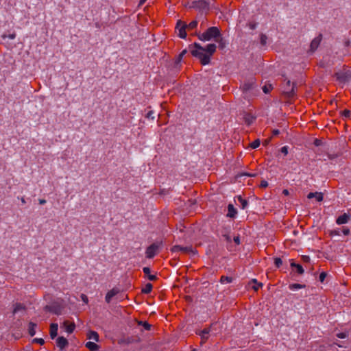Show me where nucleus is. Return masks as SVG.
<instances>
[{"mask_svg": "<svg viewBox=\"0 0 351 351\" xmlns=\"http://www.w3.org/2000/svg\"><path fill=\"white\" fill-rule=\"evenodd\" d=\"M191 54L199 59L202 64L207 65L210 62V58L215 52L217 46L215 44H208L206 47H202L200 44L195 43L193 48L189 46Z\"/></svg>", "mask_w": 351, "mask_h": 351, "instance_id": "obj_1", "label": "nucleus"}, {"mask_svg": "<svg viewBox=\"0 0 351 351\" xmlns=\"http://www.w3.org/2000/svg\"><path fill=\"white\" fill-rule=\"evenodd\" d=\"M220 36V30L217 27H209L205 32L199 34L198 38L202 41H209Z\"/></svg>", "mask_w": 351, "mask_h": 351, "instance_id": "obj_2", "label": "nucleus"}, {"mask_svg": "<svg viewBox=\"0 0 351 351\" xmlns=\"http://www.w3.org/2000/svg\"><path fill=\"white\" fill-rule=\"evenodd\" d=\"M210 2L205 0L194 1L192 2L191 7L199 10H208L209 9Z\"/></svg>", "mask_w": 351, "mask_h": 351, "instance_id": "obj_3", "label": "nucleus"}, {"mask_svg": "<svg viewBox=\"0 0 351 351\" xmlns=\"http://www.w3.org/2000/svg\"><path fill=\"white\" fill-rule=\"evenodd\" d=\"M335 76L337 80L340 83H346L348 82L351 79V73L349 71L347 72H337L335 73Z\"/></svg>", "mask_w": 351, "mask_h": 351, "instance_id": "obj_4", "label": "nucleus"}, {"mask_svg": "<svg viewBox=\"0 0 351 351\" xmlns=\"http://www.w3.org/2000/svg\"><path fill=\"white\" fill-rule=\"evenodd\" d=\"M186 25L184 23L181 21L177 22L176 29H178V36L181 38H185L186 37Z\"/></svg>", "mask_w": 351, "mask_h": 351, "instance_id": "obj_5", "label": "nucleus"}, {"mask_svg": "<svg viewBox=\"0 0 351 351\" xmlns=\"http://www.w3.org/2000/svg\"><path fill=\"white\" fill-rule=\"evenodd\" d=\"M210 333L212 335L215 334L213 332L212 328H204V330H201L198 334L201 337L202 341H206L208 339Z\"/></svg>", "mask_w": 351, "mask_h": 351, "instance_id": "obj_6", "label": "nucleus"}, {"mask_svg": "<svg viewBox=\"0 0 351 351\" xmlns=\"http://www.w3.org/2000/svg\"><path fill=\"white\" fill-rule=\"evenodd\" d=\"M56 345L60 349L63 350L68 346V340L64 337H59L56 339Z\"/></svg>", "mask_w": 351, "mask_h": 351, "instance_id": "obj_7", "label": "nucleus"}, {"mask_svg": "<svg viewBox=\"0 0 351 351\" xmlns=\"http://www.w3.org/2000/svg\"><path fill=\"white\" fill-rule=\"evenodd\" d=\"M350 215L348 214V213H344L343 215L339 216L337 220H336V223L338 224V225H342V224H345L346 223L348 222V221L350 220Z\"/></svg>", "mask_w": 351, "mask_h": 351, "instance_id": "obj_8", "label": "nucleus"}, {"mask_svg": "<svg viewBox=\"0 0 351 351\" xmlns=\"http://www.w3.org/2000/svg\"><path fill=\"white\" fill-rule=\"evenodd\" d=\"M63 326L65 328V331L69 334L72 333L75 328V324L67 320L63 322Z\"/></svg>", "mask_w": 351, "mask_h": 351, "instance_id": "obj_9", "label": "nucleus"}, {"mask_svg": "<svg viewBox=\"0 0 351 351\" xmlns=\"http://www.w3.org/2000/svg\"><path fill=\"white\" fill-rule=\"evenodd\" d=\"M58 325L56 323H53L50 325L49 334L51 339L56 337L58 335Z\"/></svg>", "mask_w": 351, "mask_h": 351, "instance_id": "obj_10", "label": "nucleus"}, {"mask_svg": "<svg viewBox=\"0 0 351 351\" xmlns=\"http://www.w3.org/2000/svg\"><path fill=\"white\" fill-rule=\"evenodd\" d=\"M119 293V290L117 289H112L110 290L106 295V302L110 303L112 298Z\"/></svg>", "mask_w": 351, "mask_h": 351, "instance_id": "obj_11", "label": "nucleus"}, {"mask_svg": "<svg viewBox=\"0 0 351 351\" xmlns=\"http://www.w3.org/2000/svg\"><path fill=\"white\" fill-rule=\"evenodd\" d=\"M308 199H312L313 197L316 198L317 202H322L323 200V194L322 193L315 192V193H309L307 195Z\"/></svg>", "mask_w": 351, "mask_h": 351, "instance_id": "obj_12", "label": "nucleus"}, {"mask_svg": "<svg viewBox=\"0 0 351 351\" xmlns=\"http://www.w3.org/2000/svg\"><path fill=\"white\" fill-rule=\"evenodd\" d=\"M320 42L321 38L319 37L315 38L311 43V50L313 51H315L319 45Z\"/></svg>", "mask_w": 351, "mask_h": 351, "instance_id": "obj_13", "label": "nucleus"}, {"mask_svg": "<svg viewBox=\"0 0 351 351\" xmlns=\"http://www.w3.org/2000/svg\"><path fill=\"white\" fill-rule=\"evenodd\" d=\"M237 201L239 202V206L241 209H245L247 207L248 202L246 199H243L241 195L237 196Z\"/></svg>", "mask_w": 351, "mask_h": 351, "instance_id": "obj_14", "label": "nucleus"}, {"mask_svg": "<svg viewBox=\"0 0 351 351\" xmlns=\"http://www.w3.org/2000/svg\"><path fill=\"white\" fill-rule=\"evenodd\" d=\"M191 250V247H182L180 245H176L172 248L173 252H188Z\"/></svg>", "mask_w": 351, "mask_h": 351, "instance_id": "obj_15", "label": "nucleus"}, {"mask_svg": "<svg viewBox=\"0 0 351 351\" xmlns=\"http://www.w3.org/2000/svg\"><path fill=\"white\" fill-rule=\"evenodd\" d=\"M86 347L90 351H97L99 347L94 342L88 341L86 343Z\"/></svg>", "mask_w": 351, "mask_h": 351, "instance_id": "obj_16", "label": "nucleus"}, {"mask_svg": "<svg viewBox=\"0 0 351 351\" xmlns=\"http://www.w3.org/2000/svg\"><path fill=\"white\" fill-rule=\"evenodd\" d=\"M87 338L89 339H93L95 341H99V335L95 331H89L87 333Z\"/></svg>", "mask_w": 351, "mask_h": 351, "instance_id": "obj_17", "label": "nucleus"}, {"mask_svg": "<svg viewBox=\"0 0 351 351\" xmlns=\"http://www.w3.org/2000/svg\"><path fill=\"white\" fill-rule=\"evenodd\" d=\"M228 213L227 214V216L232 217V218L234 217L237 214V210L234 208V206L232 204H229L228 206Z\"/></svg>", "mask_w": 351, "mask_h": 351, "instance_id": "obj_18", "label": "nucleus"}, {"mask_svg": "<svg viewBox=\"0 0 351 351\" xmlns=\"http://www.w3.org/2000/svg\"><path fill=\"white\" fill-rule=\"evenodd\" d=\"M36 328V324H34L32 322H30L29 324L28 330H29V334L30 335V336L33 337L34 335H35Z\"/></svg>", "mask_w": 351, "mask_h": 351, "instance_id": "obj_19", "label": "nucleus"}, {"mask_svg": "<svg viewBox=\"0 0 351 351\" xmlns=\"http://www.w3.org/2000/svg\"><path fill=\"white\" fill-rule=\"evenodd\" d=\"M291 266L292 267H295L296 269H297V272L299 274H304V269L303 267H302V265H299V264H296L295 263H291Z\"/></svg>", "mask_w": 351, "mask_h": 351, "instance_id": "obj_20", "label": "nucleus"}, {"mask_svg": "<svg viewBox=\"0 0 351 351\" xmlns=\"http://www.w3.org/2000/svg\"><path fill=\"white\" fill-rule=\"evenodd\" d=\"M304 287H305V285H301V284H298V283L291 284L289 287V289L292 290V291H295V290H297V289H302V288H304Z\"/></svg>", "mask_w": 351, "mask_h": 351, "instance_id": "obj_21", "label": "nucleus"}, {"mask_svg": "<svg viewBox=\"0 0 351 351\" xmlns=\"http://www.w3.org/2000/svg\"><path fill=\"white\" fill-rule=\"evenodd\" d=\"M152 290V285L151 283H147L145 287L142 289V292L144 293H149Z\"/></svg>", "mask_w": 351, "mask_h": 351, "instance_id": "obj_22", "label": "nucleus"}, {"mask_svg": "<svg viewBox=\"0 0 351 351\" xmlns=\"http://www.w3.org/2000/svg\"><path fill=\"white\" fill-rule=\"evenodd\" d=\"M232 278L231 277H228V276H221V279H220V282L222 283V284H228V283H230L232 282Z\"/></svg>", "mask_w": 351, "mask_h": 351, "instance_id": "obj_23", "label": "nucleus"}, {"mask_svg": "<svg viewBox=\"0 0 351 351\" xmlns=\"http://www.w3.org/2000/svg\"><path fill=\"white\" fill-rule=\"evenodd\" d=\"M147 256L149 258H152L154 256V245H151L147 250L146 252Z\"/></svg>", "mask_w": 351, "mask_h": 351, "instance_id": "obj_24", "label": "nucleus"}, {"mask_svg": "<svg viewBox=\"0 0 351 351\" xmlns=\"http://www.w3.org/2000/svg\"><path fill=\"white\" fill-rule=\"evenodd\" d=\"M187 53L186 49H184L177 57L176 62L177 64L180 63L183 58V56Z\"/></svg>", "mask_w": 351, "mask_h": 351, "instance_id": "obj_25", "label": "nucleus"}, {"mask_svg": "<svg viewBox=\"0 0 351 351\" xmlns=\"http://www.w3.org/2000/svg\"><path fill=\"white\" fill-rule=\"evenodd\" d=\"M143 271H144L145 274L148 276V278L150 280H154V275H151L150 274L151 271H150V269L149 267H144L143 268Z\"/></svg>", "mask_w": 351, "mask_h": 351, "instance_id": "obj_26", "label": "nucleus"}, {"mask_svg": "<svg viewBox=\"0 0 351 351\" xmlns=\"http://www.w3.org/2000/svg\"><path fill=\"white\" fill-rule=\"evenodd\" d=\"M197 23H198L197 21L194 20V21H191L188 25H186V27L188 29H194L197 27Z\"/></svg>", "mask_w": 351, "mask_h": 351, "instance_id": "obj_27", "label": "nucleus"}, {"mask_svg": "<svg viewBox=\"0 0 351 351\" xmlns=\"http://www.w3.org/2000/svg\"><path fill=\"white\" fill-rule=\"evenodd\" d=\"M217 41L219 43V47L220 49H223L226 47V43L223 38H221L219 40H217Z\"/></svg>", "mask_w": 351, "mask_h": 351, "instance_id": "obj_28", "label": "nucleus"}, {"mask_svg": "<svg viewBox=\"0 0 351 351\" xmlns=\"http://www.w3.org/2000/svg\"><path fill=\"white\" fill-rule=\"evenodd\" d=\"M260 145V141L259 139H256L254 141H253L251 144H250V147L252 148V149H256L257 147H258Z\"/></svg>", "mask_w": 351, "mask_h": 351, "instance_id": "obj_29", "label": "nucleus"}, {"mask_svg": "<svg viewBox=\"0 0 351 351\" xmlns=\"http://www.w3.org/2000/svg\"><path fill=\"white\" fill-rule=\"evenodd\" d=\"M336 335L338 338L345 339L348 337V332H339Z\"/></svg>", "mask_w": 351, "mask_h": 351, "instance_id": "obj_30", "label": "nucleus"}, {"mask_svg": "<svg viewBox=\"0 0 351 351\" xmlns=\"http://www.w3.org/2000/svg\"><path fill=\"white\" fill-rule=\"evenodd\" d=\"M274 264L277 267H279L282 264V261L280 258H275Z\"/></svg>", "mask_w": 351, "mask_h": 351, "instance_id": "obj_31", "label": "nucleus"}, {"mask_svg": "<svg viewBox=\"0 0 351 351\" xmlns=\"http://www.w3.org/2000/svg\"><path fill=\"white\" fill-rule=\"evenodd\" d=\"M245 121L247 123V124L250 125V124H251V123H252V121L254 119V118L253 117L250 116V115H247L245 117Z\"/></svg>", "mask_w": 351, "mask_h": 351, "instance_id": "obj_32", "label": "nucleus"}, {"mask_svg": "<svg viewBox=\"0 0 351 351\" xmlns=\"http://www.w3.org/2000/svg\"><path fill=\"white\" fill-rule=\"evenodd\" d=\"M271 90V86H264L263 87V90L265 93H268Z\"/></svg>", "mask_w": 351, "mask_h": 351, "instance_id": "obj_33", "label": "nucleus"}, {"mask_svg": "<svg viewBox=\"0 0 351 351\" xmlns=\"http://www.w3.org/2000/svg\"><path fill=\"white\" fill-rule=\"evenodd\" d=\"M281 152L284 154V155H287L288 154V147L287 146H284L281 148Z\"/></svg>", "mask_w": 351, "mask_h": 351, "instance_id": "obj_34", "label": "nucleus"}, {"mask_svg": "<svg viewBox=\"0 0 351 351\" xmlns=\"http://www.w3.org/2000/svg\"><path fill=\"white\" fill-rule=\"evenodd\" d=\"M341 114L342 116L345 117H348L350 114V111L348 110H344L342 112H341Z\"/></svg>", "mask_w": 351, "mask_h": 351, "instance_id": "obj_35", "label": "nucleus"}, {"mask_svg": "<svg viewBox=\"0 0 351 351\" xmlns=\"http://www.w3.org/2000/svg\"><path fill=\"white\" fill-rule=\"evenodd\" d=\"M34 341L37 342V343H38L40 345H43L45 343L44 339H42V338H36V339H34Z\"/></svg>", "mask_w": 351, "mask_h": 351, "instance_id": "obj_36", "label": "nucleus"}, {"mask_svg": "<svg viewBox=\"0 0 351 351\" xmlns=\"http://www.w3.org/2000/svg\"><path fill=\"white\" fill-rule=\"evenodd\" d=\"M81 299L86 304H87L88 302V297L85 294L81 295Z\"/></svg>", "mask_w": 351, "mask_h": 351, "instance_id": "obj_37", "label": "nucleus"}, {"mask_svg": "<svg viewBox=\"0 0 351 351\" xmlns=\"http://www.w3.org/2000/svg\"><path fill=\"white\" fill-rule=\"evenodd\" d=\"M326 276V274L325 272H322L319 275V280L323 282Z\"/></svg>", "mask_w": 351, "mask_h": 351, "instance_id": "obj_38", "label": "nucleus"}, {"mask_svg": "<svg viewBox=\"0 0 351 351\" xmlns=\"http://www.w3.org/2000/svg\"><path fill=\"white\" fill-rule=\"evenodd\" d=\"M252 84H245L243 86V88L244 90H248L250 89Z\"/></svg>", "mask_w": 351, "mask_h": 351, "instance_id": "obj_39", "label": "nucleus"}, {"mask_svg": "<svg viewBox=\"0 0 351 351\" xmlns=\"http://www.w3.org/2000/svg\"><path fill=\"white\" fill-rule=\"evenodd\" d=\"M22 308V306L21 304H16L14 308L13 313H16L19 310Z\"/></svg>", "mask_w": 351, "mask_h": 351, "instance_id": "obj_40", "label": "nucleus"}, {"mask_svg": "<svg viewBox=\"0 0 351 351\" xmlns=\"http://www.w3.org/2000/svg\"><path fill=\"white\" fill-rule=\"evenodd\" d=\"M223 238L225 239V240L226 241H228V242H230L231 241V237H230V235L225 234L223 235Z\"/></svg>", "mask_w": 351, "mask_h": 351, "instance_id": "obj_41", "label": "nucleus"}, {"mask_svg": "<svg viewBox=\"0 0 351 351\" xmlns=\"http://www.w3.org/2000/svg\"><path fill=\"white\" fill-rule=\"evenodd\" d=\"M233 240H234V241L235 242V243L237 245H239L240 244V238H239V236L234 237Z\"/></svg>", "mask_w": 351, "mask_h": 351, "instance_id": "obj_42", "label": "nucleus"}, {"mask_svg": "<svg viewBox=\"0 0 351 351\" xmlns=\"http://www.w3.org/2000/svg\"><path fill=\"white\" fill-rule=\"evenodd\" d=\"M267 186H268V183H267V181H265V180H263V181L261 182V187H264V188H265V187H267Z\"/></svg>", "mask_w": 351, "mask_h": 351, "instance_id": "obj_43", "label": "nucleus"}, {"mask_svg": "<svg viewBox=\"0 0 351 351\" xmlns=\"http://www.w3.org/2000/svg\"><path fill=\"white\" fill-rule=\"evenodd\" d=\"M143 326L145 327V329L150 330L151 327H152V325L145 322L144 324H143Z\"/></svg>", "mask_w": 351, "mask_h": 351, "instance_id": "obj_44", "label": "nucleus"}, {"mask_svg": "<svg viewBox=\"0 0 351 351\" xmlns=\"http://www.w3.org/2000/svg\"><path fill=\"white\" fill-rule=\"evenodd\" d=\"M287 93L289 95H293V93H294L293 87H292L290 90H288L287 91Z\"/></svg>", "mask_w": 351, "mask_h": 351, "instance_id": "obj_45", "label": "nucleus"}, {"mask_svg": "<svg viewBox=\"0 0 351 351\" xmlns=\"http://www.w3.org/2000/svg\"><path fill=\"white\" fill-rule=\"evenodd\" d=\"M162 246V243L160 242L158 245H156L155 243V246H154V248H155V251L159 248H160Z\"/></svg>", "mask_w": 351, "mask_h": 351, "instance_id": "obj_46", "label": "nucleus"}, {"mask_svg": "<svg viewBox=\"0 0 351 351\" xmlns=\"http://www.w3.org/2000/svg\"><path fill=\"white\" fill-rule=\"evenodd\" d=\"M343 233L345 234V235H348L350 234V230L348 228H343Z\"/></svg>", "mask_w": 351, "mask_h": 351, "instance_id": "obj_47", "label": "nucleus"}, {"mask_svg": "<svg viewBox=\"0 0 351 351\" xmlns=\"http://www.w3.org/2000/svg\"><path fill=\"white\" fill-rule=\"evenodd\" d=\"M266 39H267V37L265 35H262L261 36V42H262V43H265Z\"/></svg>", "mask_w": 351, "mask_h": 351, "instance_id": "obj_48", "label": "nucleus"}, {"mask_svg": "<svg viewBox=\"0 0 351 351\" xmlns=\"http://www.w3.org/2000/svg\"><path fill=\"white\" fill-rule=\"evenodd\" d=\"M261 286H262V284H261V283H260V284H258V285L254 286V289L256 291V290H258V288H259L260 287H261Z\"/></svg>", "mask_w": 351, "mask_h": 351, "instance_id": "obj_49", "label": "nucleus"}, {"mask_svg": "<svg viewBox=\"0 0 351 351\" xmlns=\"http://www.w3.org/2000/svg\"><path fill=\"white\" fill-rule=\"evenodd\" d=\"M8 37H9V38H10V39H14V38H15V37H16V34H10V35H9V36H8Z\"/></svg>", "mask_w": 351, "mask_h": 351, "instance_id": "obj_50", "label": "nucleus"}, {"mask_svg": "<svg viewBox=\"0 0 351 351\" xmlns=\"http://www.w3.org/2000/svg\"><path fill=\"white\" fill-rule=\"evenodd\" d=\"M280 133L279 130H274L273 131V134L274 135H278V134Z\"/></svg>", "mask_w": 351, "mask_h": 351, "instance_id": "obj_51", "label": "nucleus"}, {"mask_svg": "<svg viewBox=\"0 0 351 351\" xmlns=\"http://www.w3.org/2000/svg\"><path fill=\"white\" fill-rule=\"evenodd\" d=\"M282 193L284 195H289V191L287 190V189H285V190H283Z\"/></svg>", "mask_w": 351, "mask_h": 351, "instance_id": "obj_52", "label": "nucleus"}, {"mask_svg": "<svg viewBox=\"0 0 351 351\" xmlns=\"http://www.w3.org/2000/svg\"><path fill=\"white\" fill-rule=\"evenodd\" d=\"M331 234H336V235H339V231H337V230L332 231Z\"/></svg>", "mask_w": 351, "mask_h": 351, "instance_id": "obj_53", "label": "nucleus"}, {"mask_svg": "<svg viewBox=\"0 0 351 351\" xmlns=\"http://www.w3.org/2000/svg\"><path fill=\"white\" fill-rule=\"evenodd\" d=\"M169 57L167 55L162 58L164 62H167L168 60Z\"/></svg>", "mask_w": 351, "mask_h": 351, "instance_id": "obj_54", "label": "nucleus"}, {"mask_svg": "<svg viewBox=\"0 0 351 351\" xmlns=\"http://www.w3.org/2000/svg\"><path fill=\"white\" fill-rule=\"evenodd\" d=\"M39 203L40 204H45L46 203V201L45 199H40Z\"/></svg>", "mask_w": 351, "mask_h": 351, "instance_id": "obj_55", "label": "nucleus"}, {"mask_svg": "<svg viewBox=\"0 0 351 351\" xmlns=\"http://www.w3.org/2000/svg\"><path fill=\"white\" fill-rule=\"evenodd\" d=\"M147 0H140V5H143Z\"/></svg>", "mask_w": 351, "mask_h": 351, "instance_id": "obj_56", "label": "nucleus"}, {"mask_svg": "<svg viewBox=\"0 0 351 351\" xmlns=\"http://www.w3.org/2000/svg\"><path fill=\"white\" fill-rule=\"evenodd\" d=\"M304 260L305 261H308V260H309V257H308V256H304Z\"/></svg>", "mask_w": 351, "mask_h": 351, "instance_id": "obj_57", "label": "nucleus"}, {"mask_svg": "<svg viewBox=\"0 0 351 351\" xmlns=\"http://www.w3.org/2000/svg\"><path fill=\"white\" fill-rule=\"evenodd\" d=\"M204 21L203 20V21H202V23H201V26H202L203 25H204Z\"/></svg>", "mask_w": 351, "mask_h": 351, "instance_id": "obj_58", "label": "nucleus"}, {"mask_svg": "<svg viewBox=\"0 0 351 351\" xmlns=\"http://www.w3.org/2000/svg\"><path fill=\"white\" fill-rule=\"evenodd\" d=\"M269 143V141H265V144L267 145Z\"/></svg>", "mask_w": 351, "mask_h": 351, "instance_id": "obj_59", "label": "nucleus"}, {"mask_svg": "<svg viewBox=\"0 0 351 351\" xmlns=\"http://www.w3.org/2000/svg\"><path fill=\"white\" fill-rule=\"evenodd\" d=\"M165 217H166V215L163 216L162 217V220H165Z\"/></svg>", "mask_w": 351, "mask_h": 351, "instance_id": "obj_60", "label": "nucleus"}, {"mask_svg": "<svg viewBox=\"0 0 351 351\" xmlns=\"http://www.w3.org/2000/svg\"><path fill=\"white\" fill-rule=\"evenodd\" d=\"M252 281H253L254 282H256V279H253V280H252Z\"/></svg>", "mask_w": 351, "mask_h": 351, "instance_id": "obj_61", "label": "nucleus"}, {"mask_svg": "<svg viewBox=\"0 0 351 351\" xmlns=\"http://www.w3.org/2000/svg\"><path fill=\"white\" fill-rule=\"evenodd\" d=\"M22 202H23V203H25V200H24V199H22Z\"/></svg>", "mask_w": 351, "mask_h": 351, "instance_id": "obj_62", "label": "nucleus"}]
</instances>
